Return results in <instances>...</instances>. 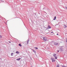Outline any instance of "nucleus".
<instances>
[{
	"instance_id": "a211bd4d",
	"label": "nucleus",
	"mask_w": 67,
	"mask_h": 67,
	"mask_svg": "<svg viewBox=\"0 0 67 67\" xmlns=\"http://www.w3.org/2000/svg\"><path fill=\"white\" fill-rule=\"evenodd\" d=\"M57 35H58V34H57Z\"/></svg>"
},
{
	"instance_id": "aec40b11",
	"label": "nucleus",
	"mask_w": 67,
	"mask_h": 67,
	"mask_svg": "<svg viewBox=\"0 0 67 67\" xmlns=\"http://www.w3.org/2000/svg\"><path fill=\"white\" fill-rule=\"evenodd\" d=\"M9 43H11V42H10V41H9Z\"/></svg>"
},
{
	"instance_id": "20e7f679",
	"label": "nucleus",
	"mask_w": 67,
	"mask_h": 67,
	"mask_svg": "<svg viewBox=\"0 0 67 67\" xmlns=\"http://www.w3.org/2000/svg\"><path fill=\"white\" fill-rule=\"evenodd\" d=\"M22 57H21V58H19L18 59H16L17 60H20L21 59Z\"/></svg>"
},
{
	"instance_id": "9b49d317",
	"label": "nucleus",
	"mask_w": 67,
	"mask_h": 67,
	"mask_svg": "<svg viewBox=\"0 0 67 67\" xmlns=\"http://www.w3.org/2000/svg\"><path fill=\"white\" fill-rule=\"evenodd\" d=\"M13 53H11V55L12 56H13Z\"/></svg>"
},
{
	"instance_id": "6e6552de",
	"label": "nucleus",
	"mask_w": 67,
	"mask_h": 67,
	"mask_svg": "<svg viewBox=\"0 0 67 67\" xmlns=\"http://www.w3.org/2000/svg\"><path fill=\"white\" fill-rule=\"evenodd\" d=\"M51 27H50V26H48V29H51Z\"/></svg>"
},
{
	"instance_id": "5701e85b",
	"label": "nucleus",
	"mask_w": 67,
	"mask_h": 67,
	"mask_svg": "<svg viewBox=\"0 0 67 67\" xmlns=\"http://www.w3.org/2000/svg\"><path fill=\"white\" fill-rule=\"evenodd\" d=\"M53 32H51V33H53Z\"/></svg>"
},
{
	"instance_id": "4be33fe9",
	"label": "nucleus",
	"mask_w": 67,
	"mask_h": 67,
	"mask_svg": "<svg viewBox=\"0 0 67 67\" xmlns=\"http://www.w3.org/2000/svg\"><path fill=\"white\" fill-rule=\"evenodd\" d=\"M57 51L58 52H59V50H58Z\"/></svg>"
},
{
	"instance_id": "39448f33",
	"label": "nucleus",
	"mask_w": 67,
	"mask_h": 67,
	"mask_svg": "<svg viewBox=\"0 0 67 67\" xmlns=\"http://www.w3.org/2000/svg\"><path fill=\"white\" fill-rule=\"evenodd\" d=\"M56 17L55 16V17H54V18L53 19V20H56Z\"/></svg>"
},
{
	"instance_id": "ddd939ff",
	"label": "nucleus",
	"mask_w": 67,
	"mask_h": 67,
	"mask_svg": "<svg viewBox=\"0 0 67 67\" xmlns=\"http://www.w3.org/2000/svg\"><path fill=\"white\" fill-rule=\"evenodd\" d=\"M35 49H38V48L37 47H35Z\"/></svg>"
},
{
	"instance_id": "dca6fc26",
	"label": "nucleus",
	"mask_w": 67,
	"mask_h": 67,
	"mask_svg": "<svg viewBox=\"0 0 67 67\" xmlns=\"http://www.w3.org/2000/svg\"><path fill=\"white\" fill-rule=\"evenodd\" d=\"M64 26H65V27H67V26H66V25H64Z\"/></svg>"
},
{
	"instance_id": "0eeeda50",
	"label": "nucleus",
	"mask_w": 67,
	"mask_h": 67,
	"mask_svg": "<svg viewBox=\"0 0 67 67\" xmlns=\"http://www.w3.org/2000/svg\"><path fill=\"white\" fill-rule=\"evenodd\" d=\"M53 56L54 57H55L56 56V54H53Z\"/></svg>"
},
{
	"instance_id": "9d476101",
	"label": "nucleus",
	"mask_w": 67,
	"mask_h": 67,
	"mask_svg": "<svg viewBox=\"0 0 67 67\" xmlns=\"http://www.w3.org/2000/svg\"><path fill=\"white\" fill-rule=\"evenodd\" d=\"M32 50L33 51V52H34L35 54H36V52L35 51V50L33 49H32Z\"/></svg>"
},
{
	"instance_id": "412c9836",
	"label": "nucleus",
	"mask_w": 67,
	"mask_h": 67,
	"mask_svg": "<svg viewBox=\"0 0 67 67\" xmlns=\"http://www.w3.org/2000/svg\"><path fill=\"white\" fill-rule=\"evenodd\" d=\"M28 42H29V41H27V42L28 43Z\"/></svg>"
},
{
	"instance_id": "423d86ee",
	"label": "nucleus",
	"mask_w": 67,
	"mask_h": 67,
	"mask_svg": "<svg viewBox=\"0 0 67 67\" xmlns=\"http://www.w3.org/2000/svg\"><path fill=\"white\" fill-rule=\"evenodd\" d=\"M20 52H19L18 51H16V54H19V53Z\"/></svg>"
},
{
	"instance_id": "7ed1b4c3",
	"label": "nucleus",
	"mask_w": 67,
	"mask_h": 67,
	"mask_svg": "<svg viewBox=\"0 0 67 67\" xmlns=\"http://www.w3.org/2000/svg\"><path fill=\"white\" fill-rule=\"evenodd\" d=\"M54 45H58V43L55 42L54 43Z\"/></svg>"
},
{
	"instance_id": "f3484780",
	"label": "nucleus",
	"mask_w": 67,
	"mask_h": 67,
	"mask_svg": "<svg viewBox=\"0 0 67 67\" xmlns=\"http://www.w3.org/2000/svg\"><path fill=\"white\" fill-rule=\"evenodd\" d=\"M62 67H66V66L63 65L62 66Z\"/></svg>"
},
{
	"instance_id": "f8f14e48",
	"label": "nucleus",
	"mask_w": 67,
	"mask_h": 67,
	"mask_svg": "<svg viewBox=\"0 0 67 67\" xmlns=\"http://www.w3.org/2000/svg\"><path fill=\"white\" fill-rule=\"evenodd\" d=\"M57 56H55V59H57Z\"/></svg>"
},
{
	"instance_id": "1a4fd4ad",
	"label": "nucleus",
	"mask_w": 67,
	"mask_h": 67,
	"mask_svg": "<svg viewBox=\"0 0 67 67\" xmlns=\"http://www.w3.org/2000/svg\"><path fill=\"white\" fill-rule=\"evenodd\" d=\"M19 46H20V47H21V46H22V45H21V43H20L19 44Z\"/></svg>"
},
{
	"instance_id": "4468645a",
	"label": "nucleus",
	"mask_w": 67,
	"mask_h": 67,
	"mask_svg": "<svg viewBox=\"0 0 67 67\" xmlns=\"http://www.w3.org/2000/svg\"><path fill=\"white\" fill-rule=\"evenodd\" d=\"M59 67V65H57V67Z\"/></svg>"
},
{
	"instance_id": "f03ea898",
	"label": "nucleus",
	"mask_w": 67,
	"mask_h": 67,
	"mask_svg": "<svg viewBox=\"0 0 67 67\" xmlns=\"http://www.w3.org/2000/svg\"><path fill=\"white\" fill-rule=\"evenodd\" d=\"M52 62H55V59L54 58H52Z\"/></svg>"
},
{
	"instance_id": "2eb2a0df",
	"label": "nucleus",
	"mask_w": 67,
	"mask_h": 67,
	"mask_svg": "<svg viewBox=\"0 0 67 67\" xmlns=\"http://www.w3.org/2000/svg\"><path fill=\"white\" fill-rule=\"evenodd\" d=\"M0 38H2V36L1 35H0Z\"/></svg>"
},
{
	"instance_id": "f257e3e1",
	"label": "nucleus",
	"mask_w": 67,
	"mask_h": 67,
	"mask_svg": "<svg viewBox=\"0 0 67 67\" xmlns=\"http://www.w3.org/2000/svg\"><path fill=\"white\" fill-rule=\"evenodd\" d=\"M47 40V38L46 37H43V40L44 41H46Z\"/></svg>"
},
{
	"instance_id": "6ab92c4d",
	"label": "nucleus",
	"mask_w": 67,
	"mask_h": 67,
	"mask_svg": "<svg viewBox=\"0 0 67 67\" xmlns=\"http://www.w3.org/2000/svg\"><path fill=\"white\" fill-rule=\"evenodd\" d=\"M66 9L67 10V7L66 8Z\"/></svg>"
}]
</instances>
